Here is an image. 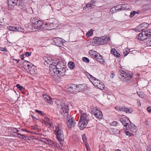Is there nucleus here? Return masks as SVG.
<instances>
[{
    "instance_id": "nucleus-6",
    "label": "nucleus",
    "mask_w": 151,
    "mask_h": 151,
    "mask_svg": "<svg viewBox=\"0 0 151 151\" xmlns=\"http://www.w3.org/2000/svg\"><path fill=\"white\" fill-rule=\"evenodd\" d=\"M60 105L61 107V111L62 114L63 115L64 117H65V116H68L69 110L68 104L64 102V101H62Z\"/></svg>"
},
{
    "instance_id": "nucleus-47",
    "label": "nucleus",
    "mask_w": 151,
    "mask_h": 151,
    "mask_svg": "<svg viewBox=\"0 0 151 151\" xmlns=\"http://www.w3.org/2000/svg\"><path fill=\"white\" fill-rule=\"evenodd\" d=\"M125 133L126 134L127 136H132L133 135V134L131 133H130L128 131H126L125 132Z\"/></svg>"
},
{
    "instance_id": "nucleus-36",
    "label": "nucleus",
    "mask_w": 151,
    "mask_h": 151,
    "mask_svg": "<svg viewBox=\"0 0 151 151\" xmlns=\"http://www.w3.org/2000/svg\"><path fill=\"white\" fill-rule=\"evenodd\" d=\"M76 92L80 91V90H82V88H81V86H82L81 84H79L78 85H76Z\"/></svg>"
},
{
    "instance_id": "nucleus-37",
    "label": "nucleus",
    "mask_w": 151,
    "mask_h": 151,
    "mask_svg": "<svg viewBox=\"0 0 151 151\" xmlns=\"http://www.w3.org/2000/svg\"><path fill=\"white\" fill-rule=\"evenodd\" d=\"M121 7L123 9V10H127L129 9V6L127 4L122 5Z\"/></svg>"
},
{
    "instance_id": "nucleus-56",
    "label": "nucleus",
    "mask_w": 151,
    "mask_h": 151,
    "mask_svg": "<svg viewBox=\"0 0 151 151\" xmlns=\"http://www.w3.org/2000/svg\"><path fill=\"white\" fill-rule=\"evenodd\" d=\"M24 55L25 56H29L31 55V53L29 52H26L25 53Z\"/></svg>"
},
{
    "instance_id": "nucleus-29",
    "label": "nucleus",
    "mask_w": 151,
    "mask_h": 151,
    "mask_svg": "<svg viewBox=\"0 0 151 151\" xmlns=\"http://www.w3.org/2000/svg\"><path fill=\"white\" fill-rule=\"evenodd\" d=\"M95 2L92 1L90 3H88L86 4V6L87 8H91L93 6H95L94 4Z\"/></svg>"
},
{
    "instance_id": "nucleus-42",
    "label": "nucleus",
    "mask_w": 151,
    "mask_h": 151,
    "mask_svg": "<svg viewBox=\"0 0 151 151\" xmlns=\"http://www.w3.org/2000/svg\"><path fill=\"white\" fill-rule=\"evenodd\" d=\"M14 27L12 26H8L7 27V29L10 30V31H13L14 30Z\"/></svg>"
},
{
    "instance_id": "nucleus-30",
    "label": "nucleus",
    "mask_w": 151,
    "mask_h": 151,
    "mask_svg": "<svg viewBox=\"0 0 151 151\" xmlns=\"http://www.w3.org/2000/svg\"><path fill=\"white\" fill-rule=\"evenodd\" d=\"M82 139L84 142L85 145L88 144L87 140L85 134H83L82 136Z\"/></svg>"
},
{
    "instance_id": "nucleus-43",
    "label": "nucleus",
    "mask_w": 151,
    "mask_h": 151,
    "mask_svg": "<svg viewBox=\"0 0 151 151\" xmlns=\"http://www.w3.org/2000/svg\"><path fill=\"white\" fill-rule=\"evenodd\" d=\"M16 87L20 91H22L23 88V86H20V85L19 84H17Z\"/></svg>"
},
{
    "instance_id": "nucleus-64",
    "label": "nucleus",
    "mask_w": 151,
    "mask_h": 151,
    "mask_svg": "<svg viewBox=\"0 0 151 151\" xmlns=\"http://www.w3.org/2000/svg\"><path fill=\"white\" fill-rule=\"evenodd\" d=\"M117 10L118 11H123V10H123V8H122V7H121H121L120 8H118L117 9Z\"/></svg>"
},
{
    "instance_id": "nucleus-52",
    "label": "nucleus",
    "mask_w": 151,
    "mask_h": 151,
    "mask_svg": "<svg viewBox=\"0 0 151 151\" xmlns=\"http://www.w3.org/2000/svg\"><path fill=\"white\" fill-rule=\"evenodd\" d=\"M38 20L36 19H33L32 20V22L34 24V25L36 24V22H37V21Z\"/></svg>"
},
{
    "instance_id": "nucleus-26",
    "label": "nucleus",
    "mask_w": 151,
    "mask_h": 151,
    "mask_svg": "<svg viewBox=\"0 0 151 151\" xmlns=\"http://www.w3.org/2000/svg\"><path fill=\"white\" fill-rule=\"evenodd\" d=\"M44 123L45 124L47 125H49L50 126H51L52 124L50 122V120L47 117H45L43 119Z\"/></svg>"
},
{
    "instance_id": "nucleus-40",
    "label": "nucleus",
    "mask_w": 151,
    "mask_h": 151,
    "mask_svg": "<svg viewBox=\"0 0 151 151\" xmlns=\"http://www.w3.org/2000/svg\"><path fill=\"white\" fill-rule=\"evenodd\" d=\"M35 111L41 116H44L45 115V114L41 111L36 110Z\"/></svg>"
},
{
    "instance_id": "nucleus-34",
    "label": "nucleus",
    "mask_w": 151,
    "mask_h": 151,
    "mask_svg": "<svg viewBox=\"0 0 151 151\" xmlns=\"http://www.w3.org/2000/svg\"><path fill=\"white\" fill-rule=\"evenodd\" d=\"M119 5H119L116 6H115L112 8L111 9L110 11L112 13H116V10H117L116 9L117 8V7L118 6H119Z\"/></svg>"
},
{
    "instance_id": "nucleus-21",
    "label": "nucleus",
    "mask_w": 151,
    "mask_h": 151,
    "mask_svg": "<svg viewBox=\"0 0 151 151\" xmlns=\"http://www.w3.org/2000/svg\"><path fill=\"white\" fill-rule=\"evenodd\" d=\"M43 98L44 100L47 102L48 103L51 104L52 102V98L46 94L43 95Z\"/></svg>"
},
{
    "instance_id": "nucleus-45",
    "label": "nucleus",
    "mask_w": 151,
    "mask_h": 151,
    "mask_svg": "<svg viewBox=\"0 0 151 151\" xmlns=\"http://www.w3.org/2000/svg\"><path fill=\"white\" fill-rule=\"evenodd\" d=\"M136 13V12L135 11H131V13H130V17H132Z\"/></svg>"
},
{
    "instance_id": "nucleus-44",
    "label": "nucleus",
    "mask_w": 151,
    "mask_h": 151,
    "mask_svg": "<svg viewBox=\"0 0 151 151\" xmlns=\"http://www.w3.org/2000/svg\"><path fill=\"white\" fill-rule=\"evenodd\" d=\"M83 61L87 63H88L89 62V59L85 57H84L83 58Z\"/></svg>"
},
{
    "instance_id": "nucleus-33",
    "label": "nucleus",
    "mask_w": 151,
    "mask_h": 151,
    "mask_svg": "<svg viewBox=\"0 0 151 151\" xmlns=\"http://www.w3.org/2000/svg\"><path fill=\"white\" fill-rule=\"evenodd\" d=\"M121 111L125 112L127 113H131L129 109L128 108L125 107H123L121 108Z\"/></svg>"
},
{
    "instance_id": "nucleus-17",
    "label": "nucleus",
    "mask_w": 151,
    "mask_h": 151,
    "mask_svg": "<svg viewBox=\"0 0 151 151\" xmlns=\"http://www.w3.org/2000/svg\"><path fill=\"white\" fill-rule=\"evenodd\" d=\"M65 73L66 68L61 69L59 70H57L56 72H55V74H56L59 77H60L65 75Z\"/></svg>"
},
{
    "instance_id": "nucleus-20",
    "label": "nucleus",
    "mask_w": 151,
    "mask_h": 151,
    "mask_svg": "<svg viewBox=\"0 0 151 151\" xmlns=\"http://www.w3.org/2000/svg\"><path fill=\"white\" fill-rule=\"evenodd\" d=\"M24 62H26L27 63L26 64L24 63V68L27 71H29V70L32 67V64L30 63L29 62L27 61L26 60H24Z\"/></svg>"
},
{
    "instance_id": "nucleus-46",
    "label": "nucleus",
    "mask_w": 151,
    "mask_h": 151,
    "mask_svg": "<svg viewBox=\"0 0 151 151\" xmlns=\"http://www.w3.org/2000/svg\"><path fill=\"white\" fill-rule=\"evenodd\" d=\"M117 51L116 50V49L114 48L111 49V53L112 54H114L115 53H117Z\"/></svg>"
},
{
    "instance_id": "nucleus-5",
    "label": "nucleus",
    "mask_w": 151,
    "mask_h": 151,
    "mask_svg": "<svg viewBox=\"0 0 151 151\" xmlns=\"http://www.w3.org/2000/svg\"><path fill=\"white\" fill-rule=\"evenodd\" d=\"M56 133V138L60 144L62 145L63 143L64 136L62 129L60 127H56L55 129Z\"/></svg>"
},
{
    "instance_id": "nucleus-10",
    "label": "nucleus",
    "mask_w": 151,
    "mask_h": 151,
    "mask_svg": "<svg viewBox=\"0 0 151 151\" xmlns=\"http://www.w3.org/2000/svg\"><path fill=\"white\" fill-rule=\"evenodd\" d=\"M43 59L44 61V63L45 65L47 66L49 65L50 68L51 65L53 64L55 62L54 60L52 61V58L50 57H43Z\"/></svg>"
},
{
    "instance_id": "nucleus-57",
    "label": "nucleus",
    "mask_w": 151,
    "mask_h": 151,
    "mask_svg": "<svg viewBox=\"0 0 151 151\" xmlns=\"http://www.w3.org/2000/svg\"><path fill=\"white\" fill-rule=\"evenodd\" d=\"M130 52L131 54H132L134 55V54H136L137 52L136 50H134L131 51Z\"/></svg>"
},
{
    "instance_id": "nucleus-11",
    "label": "nucleus",
    "mask_w": 151,
    "mask_h": 151,
    "mask_svg": "<svg viewBox=\"0 0 151 151\" xmlns=\"http://www.w3.org/2000/svg\"><path fill=\"white\" fill-rule=\"evenodd\" d=\"M18 0H8V7L10 9H13L18 5Z\"/></svg>"
},
{
    "instance_id": "nucleus-61",
    "label": "nucleus",
    "mask_w": 151,
    "mask_h": 151,
    "mask_svg": "<svg viewBox=\"0 0 151 151\" xmlns=\"http://www.w3.org/2000/svg\"><path fill=\"white\" fill-rule=\"evenodd\" d=\"M147 111L149 112H151V107L149 106L147 108Z\"/></svg>"
},
{
    "instance_id": "nucleus-3",
    "label": "nucleus",
    "mask_w": 151,
    "mask_h": 151,
    "mask_svg": "<svg viewBox=\"0 0 151 151\" xmlns=\"http://www.w3.org/2000/svg\"><path fill=\"white\" fill-rule=\"evenodd\" d=\"M78 126L81 130H83L85 128L87 125L89 121L88 115L86 113H81Z\"/></svg>"
},
{
    "instance_id": "nucleus-14",
    "label": "nucleus",
    "mask_w": 151,
    "mask_h": 151,
    "mask_svg": "<svg viewBox=\"0 0 151 151\" xmlns=\"http://www.w3.org/2000/svg\"><path fill=\"white\" fill-rule=\"evenodd\" d=\"M148 26V23L145 22L137 26L136 28V29L138 31L140 32L147 28Z\"/></svg>"
},
{
    "instance_id": "nucleus-22",
    "label": "nucleus",
    "mask_w": 151,
    "mask_h": 151,
    "mask_svg": "<svg viewBox=\"0 0 151 151\" xmlns=\"http://www.w3.org/2000/svg\"><path fill=\"white\" fill-rule=\"evenodd\" d=\"M144 35L145 33H144L142 31L139 34L138 36L137 37L139 40L143 41L146 40L145 38L146 36H145Z\"/></svg>"
},
{
    "instance_id": "nucleus-2",
    "label": "nucleus",
    "mask_w": 151,
    "mask_h": 151,
    "mask_svg": "<svg viewBox=\"0 0 151 151\" xmlns=\"http://www.w3.org/2000/svg\"><path fill=\"white\" fill-rule=\"evenodd\" d=\"M65 64L62 61L59 62L58 60H55L53 64L51 65L50 68V73L52 76L55 75V72H56L57 70L61 69L66 68Z\"/></svg>"
},
{
    "instance_id": "nucleus-54",
    "label": "nucleus",
    "mask_w": 151,
    "mask_h": 151,
    "mask_svg": "<svg viewBox=\"0 0 151 151\" xmlns=\"http://www.w3.org/2000/svg\"><path fill=\"white\" fill-rule=\"evenodd\" d=\"M9 128H10L9 129V130H11V131H13L14 132H16V128L13 127H10Z\"/></svg>"
},
{
    "instance_id": "nucleus-13",
    "label": "nucleus",
    "mask_w": 151,
    "mask_h": 151,
    "mask_svg": "<svg viewBox=\"0 0 151 151\" xmlns=\"http://www.w3.org/2000/svg\"><path fill=\"white\" fill-rule=\"evenodd\" d=\"M63 42V40L61 38L57 37L53 38L52 39V43L53 44L58 46H60Z\"/></svg>"
},
{
    "instance_id": "nucleus-51",
    "label": "nucleus",
    "mask_w": 151,
    "mask_h": 151,
    "mask_svg": "<svg viewBox=\"0 0 151 151\" xmlns=\"http://www.w3.org/2000/svg\"><path fill=\"white\" fill-rule=\"evenodd\" d=\"M114 55L116 56V58H119L120 56V54L118 53L117 51V53H115L114 54Z\"/></svg>"
},
{
    "instance_id": "nucleus-32",
    "label": "nucleus",
    "mask_w": 151,
    "mask_h": 151,
    "mask_svg": "<svg viewBox=\"0 0 151 151\" xmlns=\"http://www.w3.org/2000/svg\"><path fill=\"white\" fill-rule=\"evenodd\" d=\"M68 66L71 69H73L74 68V63L72 62H70L68 64Z\"/></svg>"
},
{
    "instance_id": "nucleus-63",
    "label": "nucleus",
    "mask_w": 151,
    "mask_h": 151,
    "mask_svg": "<svg viewBox=\"0 0 151 151\" xmlns=\"http://www.w3.org/2000/svg\"><path fill=\"white\" fill-rule=\"evenodd\" d=\"M117 10L118 11H123V10H123V8H122V7H121H121L120 8H118L117 9Z\"/></svg>"
},
{
    "instance_id": "nucleus-28",
    "label": "nucleus",
    "mask_w": 151,
    "mask_h": 151,
    "mask_svg": "<svg viewBox=\"0 0 151 151\" xmlns=\"http://www.w3.org/2000/svg\"><path fill=\"white\" fill-rule=\"evenodd\" d=\"M16 137L21 139H26L27 137V136L25 134H21L19 133L17 134Z\"/></svg>"
},
{
    "instance_id": "nucleus-48",
    "label": "nucleus",
    "mask_w": 151,
    "mask_h": 151,
    "mask_svg": "<svg viewBox=\"0 0 151 151\" xmlns=\"http://www.w3.org/2000/svg\"><path fill=\"white\" fill-rule=\"evenodd\" d=\"M18 32H24V29L21 27H19Z\"/></svg>"
},
{
    "instance_id": "nucleus-16",
    "label": "nucleus",
    "mask_w": 151,
    "mask_h": 151,
    "mask_svg": "<svg viewBox=\"0 0 151 151\" xmlns=\"http://www.w3.org/2000/svg\"><path fill=\"white\" fill-rule=\"evenodd\" d=\"M120 121L122 124L126 127H127V125L130 122L129 119L127 117H123L120 118Z\"/></svg>"
},
{
    "instance_id": "nucleus-39",
    "label": "nucleus",
    "mask_w": 151,
    "mask_h": 151,
    "mask_svg": "<svg viewBox=\"0 0 151 151\" xmlns=\"http://www.w3.org/2000/svg\"><path fill=\"white\" fill-rule=\"evenodd\" d=\"M93 33V30L92 29H91L86 34V35L88 37L90 36Z\"/></svg>"
},
{
    "instance_id": "nucleus-24",
    "label": "nucleus",
    "mask_w": 151,
    "mask_h": 151,
    "mask_svg": "<svg viewBox=\"0 0 151 151\" xmlns=\"http://www.w3.org/2000/svg\"><path fill=\"white\" fill-rule=\"evenodd\" d=\"M129 124H128V125H127L128 127L130 129L131 131L134 132H136V129L135 128V126L134 124L133 123L130 122L129 123Z\"/></svg>"
},
{
    "instance_id": "nucleus-62",
    "label": "nucleus",
    "mask_w": 151,
    "mask_h": 151,
    "mask_svg": "<svg viewBox=\"0 0 151 151\" xmlns=\"http://www.w3.org/2000/svg\"><path fill=\"white\" fill-rule=\"evenodd\" d=\"M115 76V74L114 73H111V74L110 77L111 78H114Z\"/></svg>"
},
{
    "instance_id": "nucleus-35",
    "label": "nucleus",
    "mask_w": 151,
    "mask_h": 151,
    "mask_svg": "<svg viewBox=\"0 0 151 151\" xmlns=\"http://www.w3.org/2000/svg\"><path fill=\"white\" fill-rule=\"evenodd\" d=\"M34 67H32L31 68H30L29 70V71H27L32 74H35V71Z\"/></svg>"
},
{
    "instance_id": "nucleus-58",
    "label": "nucleus",
    "mask_w": 151,
    "mask_h": 151,
    "mask_svg": "<svg viewBox=\"0 0 151 151\" xmlns=\"http://www.w3.org/2000/svg\"><path fill=\"white\" fill-rule=\"evenodd\" d=\"M147 151H151V145L147 147Z\"/></svg>"
},
{
    "instance_id": "nucleus-25",
    "label": "nucleus",
    "mask_w": 151,
    "mask_h": 151,
    "mask_svg": "<svg viewBox=\"0 0 151 151\" xmlns=\"http://www.w3.org/2000/svg\"><path fill=\"white\" fill-rule=\"evenodd\" d=\"M89 53L91 57L94 59L96 57L97 54H98V53H97L96 52L93 50H90L89 51Z\"/></svg>"
},
{
    "instance_id": "nucleus-23",
    "label": "nucleus",
    "mask_w": 151,
    "mask_h": 151,
    "mask_svg": "<svg viewBox=\"0 0 151 151\" xmlns=\"http://www.w3.org/2000/svg\"><path fill=\"white\" fill-rule=\"evenodd\" d=\"M143 33H145V36H146V39H149V38L151 37V30H147L143 31Z\"/></svg>"
},
{
    "instance_id": "nucleus-60",
    "label": "nucleus",
    "mask_w": 151,
    "mask_h": 151,
    "mask_svg": "<svg viewBox=\"0 0 151 151\" xmlns=\"http://www.w3.org/2000/svg\"><path fill=\"white\" fill-rule=\"evenodd\" d=\"M19 27H14V31H18V29Z\"/></svg>"
},
{
    "instance_id": "nucleus-49",
    "label": "nucleus",
    "mask_w": 151,
    "mask_h": 151,
    "mask_svg": "<svg viewBox=\"0 0 151 151\" xmlns=\"http://www.w3.org/2000/svg\"><path fill=\"white\" fill-rule=\"evenodd\" d=\"M85 145L86 147L87 151H91V149L89 147V145L88 144H86Z\"/></svg>"
},
{
    "instance_id": "nucleus-15",
    "label": "nucleus",
    "mask_w": 151,
    "mask_h": 151,
    "mask_svg": "<svg viewBox=\"0 0 151 151\" xmlns=\"http://www.w3.org/2000/svg\"><path fill=\"white\" fill-rule=\"evenodd\" d=\"M76 85L74 84H70L67 86V91L71 93L73 92L77 91L76 89Z\"/></svg>"
},
{
    "instance_id": "nucleus-9",
    "label": "nucleus",
    "mask_w": 151,
    "mask_h": 151,
    "mask_svg": "<svg viewBox=\"0 0 151 151\" xmlns=\"http://www.w3.org/2000/svg\"><path fill=\"white\" fill-rule=\"evenodd\" d=\"M91 81L95 86L97 87L100 89H101L104 88L103 83L96 78V79H93L92 80H91Z\"/></svg>"
},
{
    "instance_id": "nucleus-41",
    "label": "nucleus",
    "mask_w": 151,
    "mask_h": 151,
    "mask_svg": "<svg viewBox=\"0 0 151 151\" xmlns=\"http://www.w3.org/2000/svg\"><path fill=\"white\" fill-rule=\"evenodd\" d=\"M0 51L3 52H8V51L6 47H0Z\"/></svg>"
},
{
    "instance_id": "nucleus-59",
    "label": "nucleus",
    "mask_w": 151,
    "mask_h": 151,
    "mask_svg": "<svg viewBox=\"0 0 151 151\" xmlns=\"http://www.w3.org/2000/svg\"><path fill=\"white\" fill-rule=\"evenodd\" d=\"M42 139V142H45V143H47V142H48V141H49V140H48L47 139H46L45 138Z\"/></svg>"
},
{
    "instance_id": "nucleus-18",
    "label": "nucleus",
    "mask_w": 151,
    "mask_h": 151,
    "mask_svg": "<svg viewBox=\"0 0 151 151\" xmlns=\"http://www.w3.org/2000/svg\"><path fill=\"white\" fill-rule=\"evenodd\" d=\"M95 59L98 62L101 64H103L105 63L104 60L103 58V56L99 53L97 54V55Z\"/></svg>"
},
{
    "instance_id": "nucleus-27",
    "label": "nucleus",
    "mask_w": 151,
    "mask_h": 151,
    "mask_svg": "<svg viewBox=\"0 0 151 151\" xmlns=\"http://www.w3.org/2000/svg\"><path fill=\"white\" fill-rule=\"evenodd\" d=\"M48 143L50 145H52L53 147H58L59 145L56 142L52 141L51 140H49Z\"/></svg>"
},
{
    "instance_id": "nucleus-4",
    "label": "nucleus",
    "mask_w": 151,
    "mask_h": 151,
    "mask_svg": "<svg viewBox=\"0 0 151 151\" xmlns=\"http://www.w3.org/2000/svg\"><path fill=\"white\" fill-rule=\"evenodd\" d=\"M94 42L97 45H100L106 44L110 41L109 37L106 36H102L100 37H95L93 39Z\"/></svg>"
},
{
    "instance_id": "nucleus-8",
    "label": "nucleus",
    "mask_w": 151,
    "mask_h": 151,
    "mask_svg": "<svg viewBox=\"0 0 151 151\" xmlns=\"http://www.w3.org/2000/svg\"><path fill=\"white\" fill-rule=\"evenodd\" d=\"M67 121V124L68 128H70L73 127L76 123L75 121L73 118L70 115L68 114V116H65Z\"/></svg>"
},
{
    "instance_id": "nucleus-53",
    "label": "nucleus",
    "mask_w": 151,
    "mask_h": 151,
    "mask_svg": "<svg viewBox=\"0 0 151 151\" xmlns=\"http://www.w3.org/2000/svg\"><path fill=\"white\" fill-rule=\"evenodd\" d=\"M115 109L117 111H121V108L119 106H117L115 107Z\"/></svg>"
},
{
    "instance_id": "nucleus-12",
    "label": "nucleus",
    "mask_w": 151,
    "mask_h": 151,
    "mask_svg": "<svg viewBox=\"0 0 151 151\" xmlns=\"http://www.w3.org/2000/svg\"><path fill=\"white\" fill-rule=\"evenodd\" d=\"M45 25L47 26V27H43V29L48 30L54 29L57 27L56 24L53 22L46 23L45 24Z\"/></svg>"
},
{
    "instance_id": "nucleus-55",
    "label": "nucleus",
    "mask_w": 151,
    "mask_h": 151,
    "mask_svg": "<svg viewBox=\"0 0 151 151\" xmlns=\"http://www.w3.org/2000/svg\"><path fill=\"white\" fill-rule=\"evenodd\" d=\"M117 122L116 121H114L111 123V124L113 126H116L117 124Z\"/></svg>"
},
{
    "instance_id": "nucleus-50",
    "label": "nucleus",
    "mask_w": 151,
    "mask_h": 151,
    "mask_svg": "<svg viewBox=\"0 0 151 151\" xmlns=\"http://www.w3.org/2000/svg\"><path fill=\"white\" fill-rule=\"evenodd\" d=\"M137 94L141 98L144 97L143 94L142 92H139Z\"/></svg>"
},
{
    "instance_id": "nucleus-1",
    "label": "nucleus",
    "mask_w": 151,
    "mask_h": 151,
    "mask_svg": "<svg viewBox=\"0 0 151 151\" xmlns=\"http://www.w3.org/2000/svg\"><path fill=\"white\" fill-rule=\"evenodd\" d=\"M119 78L120 81L126 83H129L132 81V74L126 72L124 68H120L119 69Z\"/></svg>"
},
{
    "instance_id": "nucleus-19",
    "label": "nucleus",
    "mask_w": 151,
    "mask_h": 151,
    "mask_svg": "<svg viewBox=\"0 0 151 151\" xmlns=\"http://www.w3.org/2000/svg\"><path fill=\"white\" fill-rule=\"evenodd\" d=\"M43 22L40 20H38L36 22V24L34 25V27L37 29H42L43 28Z\"/></svg>"
},
{
    "instance_id": "nucleus-31",
    "label": "nucleus",
    "mask_w": 151,
    "mask_h": 151,
    "mask_svg": "<svg viewBox=\"0 0 151 151\" xmlns=\"http://www.w3.org/2000/svg\"><path fill=\"white\" fill-rule=\"evenodd\" d=\"M85 74L88 78L91 80H92L93 79H96V78L93 77L92 75L87 72H85Z\"/></svg>"
},
{
    "instance_id": "nucleus-7",
    "label": "nucleus",
    "mask_w": 151,
    "mask_h": 151,
    "mask_svg": "<svg viewBox=\"0 0 151 151\" xmlns=\"http://www.w3.org/2000/svg\"><path fill=\"white\" fill-rule=\"evenodd\" d=\"M92 114L98 119H101L103 118V114L101 111L96 107L92 109Z\"/></svg>"
},
{
    "instance_id": "nucleus-38",
    "label": "nucleus",
    "mask_w": 151,
    "mask_h": 151,
    "mask_svg": "<svg viewBox=\"0 0 151 151\" xmlns=\"http://www.w3.org/2000/svg\"><path fill=\"white\" fill-rule=\"evenodd\" d=\"M130 52L129 49H127L124 51V56H126Z\"/></svg>"
}]
</instances>
